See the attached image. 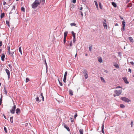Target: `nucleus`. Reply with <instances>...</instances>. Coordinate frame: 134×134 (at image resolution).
<instances>
[{
    "label": "nucleus",
    "instance_id": "1",
    "mask_svg": "<svg viewBox=\"0 0 134 134\" xmlns=\"http://www.w3.org/2000/svg\"><path fill=\"white\" fill-rule=\"evenodd\" d=\"M122 92L121 89L120 90H115L114 91L113 96L115 97L116 96H119L120 95Z\"/></svg>",
    "mask_w": 134,
    "mask_h": 134
},
{
    "label": "nucleus",
    "instance_id": "2",
    "mask_svg": "<svg viewBox=\"0 0 134 134\" xmlns=\"http://www.w3.org/2000/svg\"><path fill=\"white\" fill-rule=\"evenodd\" d=\"M40 4L39 1L38 0H36L35 2L32 4V7L33 8H36L38 5Z\"/></svg>",
    "mask_w": 134,
    "mask_h": 134
},
{
    "label": "nucleus",
    "instance_id": "3",
    "mask_svg": "<svg viewBox=\"0 0 134 134\" xmlns=\"http://www.w3.org/2000/svg\"><path fill=\"white\" fill-rule=\"evenodd\" d=\"M7 47L8 48V50L9 54L13 57V54L14 53V51H13V49H11V51L10 50V46H8Z\"/></svg>",
    "mask_w": 134,
    "mask_h": 134
},
{
    "label": "nucleus",
    "instance_id": "4",
    "mask_svg": "<svg viewBox=\"0 0 134 134\" xmlns=\"http://www.w3.org/2000/svg\"><path fill=\"white\" fill-rule=\"evenodd\" d=\"M14 106L12 107L11 109L10 110V113L13 114L14 113L16 108V105H14Z\"/></svg>",
    "mask_w": 134,
    "mask_h": 134
},
{
    "label": "nucleus",
    "instance_id": "5",
    "mask_svg": "<svg viewBox=\"0 0 134 134\" xmlns=\"http://www.w3.org/2000/svg\"><path fill=\"white\" fill-rule=\"evenodd\" d=\"M84 74V76L85 79H86L88 78V74L87 71L86 70H84L83 72Z\"/></svg>",
    "mask_w": 134,
    "mask_h": 134
},
{
    "label": "nucleus",
    "instance_id": "6",
    "mask_svg": "<svg viewBox=\"0 0 134 134\" xmlns=\"http://www.w3.org/2000/svg\"><path fill=\"white\" fill-rule=\"evenodd\" d=\"M125 22L124 20H123L122 22V31H124L125 30Z\"/></svg>",
    "mask_w": 134,
    "mask_h": 134
},
{
    "label": "nucleus",
    "instance_id": "7",
    "mask_svg": "<svg viewBox=\"0 0 134 134\" xmlns=\"http://www.w3.org/2000/svg\"><path fill=\"white\" fill-rule=\"evenodd\" d=\"M105 22L103 23V26L104 29H107L108 28V26L107 24L106 23V20H104Z\"/></svg>",
    "mask_w": 134,
    "mask_h": 134
},
{
    "label": "nucleus",
    "instance_id": "8",
    "mask_svg": "<svg viewBox=\"0 0 134 134\" xmlns=\"http://www.w3.org/2000/svg\"><path fill=\"white\" fill-rule=\"evenodd\" d=\"M5 71L8 75V78H9L10 77V72L9 70L7 69H6Z\"/></svg>",
    "mask_w": 134,
    "mask_h": 134
},
{
    "label": "nucleus",
    "instance_id": "9",
    "mask_svg": "<svg viewBox=\"0 0 134 134\" xmlns=\"http://www.w3.org/2000/svg\"><path fill=\"white\" fill-rule=\"evenodd\" d=\"M113 65H114L116 68H117V69H119V66L117 64V63H113Z\"/></svg>",
    "mask_w": 134,
    "mask_h": 134
},
{
    "label": "nucleus",
    "instance_id": "10",
    "mask_svg": "<svg viewBox=\"0 0 134 134\" xmlns=\"http://www.w3.org/2000/svg\"><path fill=\"white\" fill-rule=\"evenodd\" d=\"M64 127L68 131H70V130L69 128L65 124H64Z\"/></svg>",
    "mask_w": 134,
    "mask_h": 134
},
{
    "label": "nucleus",
    "instance_id": "11",
    "mask_svg": "<svg viewBox=\"0 0 134 134\" xmlns=\"http://www.w3.org/2000/svg\"><path fill=\"white\" fill-rule=\"evenodd\" d=\"M5 55L4 54H2L1 56V60L3 61H4V60Z\"/></svg>",
    "mask_w": 134,
    "mask_h": 134
},
{
    "label": "nucleus",
    "instance_id": "12",
    "mask_svg": "<svg viewBox=\"0 0 134 134\" xmlns=\"http://www.w3.org/2000/svg\"><path fill=\"white\" fill-rule=\"evenodd\" d=\"M16 112L18 114H19L20 113V110L19 108H17L16 110Z\"/></svg>",
    "mask_w": 134,
    "mask_h": 134
},
{
    "label": "nucleus",
    "instance_id": "13",
    "mask_svg": "<svg viewBox=\"0 0 134 134\" xmlns=\"http://www.w3.org/2000/svg\"><path fill=\"white\" fill-rule=\"evenodd\" d=\"M129 40L131 42H133V39L132 38V37H130L129 38Z\"/></svg>",
    "mask_w": 134,
    "mask_h": 134
},
{
    "label": "nucleus",
    "instance_id": "14",
    "mask_svg": "<svg viewBox=\"0 0 134 134\" xmlns=\"http://www.w3.org/2000/svg\"><path fill=\"white\" fill-rule=\"evenodd\" d=\"M69 93L70 95L71 96L73 95V92L72 91V90H69Z\"/></svg>",
    "mask_w": 134,
    "mask_h": 134
},
{
    "label": "nucleus",
    "instance_id": "15",
    "mask_svg": "<svg viewBox=\"0 0 134 134\" xmlns=\"http://www.w3.org/2000/svg\"><path fill=\"white\" fill-rule=\"evenodd\" d=\"M40 3H42V4H44L45 3V0H40L39 1Z\"/></svg>",
    "mask_w": 134,
    "mask_h": 134
},
{
    "label": "nucleus",
    "instance_id": "16",
    "mask_svg": "<svg viewBox=\"0 0 134 134\" xmlns=\"http://www.w3.org/2000/svg\"><path fill=\"white\" fill-rule=\"evenodd\" d=\"M112 4L115 8L116 7H117L116 4L114 2H112Z\"/></svg>",
    "mask_w": 134,
    "mask_h": 134
},
{
    "label": "nucleus",
    "instance_id": "17",
    "mask_svg": "<svg viewBox=\"0 0 134 134\" xmlns=\"http://www.w3.org/2000/svg\"><path fill=\"white\" fill-rule=\"evenodd\" d=\"M36 102H41V100L39 99V97H37L36 99Z\"/></svg>",
    "mask_w": 134,
    "mask_h": 134
},
{
    "label": "nucleus",
    "instance_id": "18",
    "mask_svg": "<svg viewBox=\"0 0 134 134\" xmlns=\"http://www.w3.org/2000/svg\"><path fill=\"white\" fill-rule=\"evenodd\" d=\"M94 2L95 3V5L96 7V8L97 9H98V4H97V2L96 1H94Z\"/></svg>",
    "mask_w": 134,
    "mask_h": 134
},
{
    "label": "nucleus",
    "instance_id": "19",
    "mask_svg": "<svg viewBox=\"0 0 134 134\" xmlns=\"http://www.w3.org/2000/svg\"><path fill=\"white\" fill-rule=\"evenodd\" d=\"M68 32L67 31H65L64 33V37L66 38Z\"/></svg>",
    "mask_w": 134,
    "mask_h": 134
},
{
    "label": "nucleus",
    "instance_id": "20",
    "mask_svg": "<svg viewBox=\"0 0 134 134\" xmlns=\"http://www.w3.org/2000/svg\"><path fill=\"white\" fill-rule=\"evenodd\" d=\"M100 78L102 82H104V83L105 82V80H104V78L103 77H100Z\"/></svg>",
    "mask_w": 134,
    "mask_h": 134
},
{
    "label": "nucleus",
    "instance_id": "21",
    "mask_svg": "<svg viewBox=\"0 0 134 134\" xmlns=\"http://www.w3.org/2000/svg\"><path fill=\"white\" fill-rule=\"evenodd\" d=\"M98 61L100 63L102 62V59L100 57H99L98 58Z\"/></svg>",
    "mask_w": 134,
    "mask_h": 134
},
{
    "label": "nucleus",
    "instance_id": "22",
    "mask_svg": "<svg viewBox=\"0 0 134 134\" xmlns=\"http://www.w3.org/2000/svg\"><path fill=\"white\" fill-rule=\"evenodd\" d=\"M118 57L120 58V59L121 58V53L120 52H118Z\"/></svg>",
    "mask_w": 134,
    "mask_h": 134
},
{
    "label": "nucleus",
    "instance_id": "23",
    "mask_svg": "<svg viewBox=\"0 0 134 134\" xmlns=\"http://www.w3.org/2000/svg\"><path fill=\"white\" fill-rule=\"evenodd\" d=\"M40 96L42 97V100L43 101H44V97L43 96V94L42 93L41 94H40Z\"/></svg>",
    "mask_w": 134,
    "mask_h": 134
},
{
    "label": "nucleus",
    "instance_id": "24",
    "mask_svg": "<svg viewBox=\"0 0 134 134\" xmlns=\"http://www.w3.org/2000/svg\"><path fill=\"white\" fill-rule=\"evenodd\" d=\"M4 13H1V18L4 17Z\"/></svg>",
    "mask_w": 134,
    "mask_h": 134
},
{
    "label": "nucleus",
    "instance_id": "25",
    "mask_svg": "<svg viewBox=\"0 0 134 134\" xmlns=\"http://www.w3.org/2000/svg\"><path fill=\"white\" fill-rule=\"evenodd\" d=\"M70 25L71 26H75L76 25V24L74 23H72L70 24Z\"/></svg>",
    "mask_w": 134,
    "mask_h": 134
},
{
    "label": "nucleus",
    "instance_id": "26",
    "mask_svg": "<svg viewBox=\"0 0 134 134\" xmlns=\"http://www.w3.org/2000/svg\"><path fill=\"white\" fill-rule=\"evenodd\" d=\"M71 33L73 35V38L75 37V34L74 32L73 31H72L71 32Z\"/></svg>",
    "mask_w": 134,
    "mask_h": 134
},
{
    "label": "nucleus",
    "instance_id": "27",
    "mask_svg": "<svg viewBox=\"0 0 134 134\" xmlns=\"http://www.w3.org/2000/svg\"><path fill=\"white\" fill-rule=\"evenodd\" d=\"M99 7H100V9H102V4L100 2H99Z\"/></svg>",
    "mask_w": 134,
    "mask_h": 134
},
{
    "label": "nucleus",
    "instance_id": "28",
    "mask_svg": "<svg viewBox=\"0 0 134 134\" xmlns=\"http://www.w3.org/2000/svg\"><path fill=\"white\" fill-rule=\"evenodd\" d=\"M121 99L124 101H126V98L125 97H122L121 98Z\"/></svg>",
    "mask_w": 134,
    "mask_h": 134
},
{
    "label": "nucleus",
    "instance_id": "29",
    "mask_svg": "<svg viewBox=\"0 0 134 134\" xmlns=\"http://www.w3.org/2000/svg\"><path fill=\"white\" fill-rule=\"evenodd\" d=\"M19 52H20L21 54V55H22V51H21V47H20L19 48Z\"/></svg>",
    "mask_w": 134,
    "mask_h": 134
},
{
    "label": "nucleus",
    "instance_id": "30",
    "mask_svg": "<svg viewBox=\"0 0 134 134\" xmlns=\"http://www.w3.org/2000/svg\"><path fill=\"white\" fill-rule=\"evenodd\" d=\"M79 132L80 134H83V130L82 129H80L79 130Z\"/></svg>",
    "mask_w": 134,
    "mask_h": 134
},
{
    "label": "nucleus",
    "instance_id": "31",
    "mask_svg": "<svg viewBox=\"0 0 134 134\" xmlns=\"http://www.w3.org/2000/svg\"><path fill=\"white\" fill-rule=\"evenodd\" d=\"M67 71L65 72L64 78H66V76H67Z\"/></svg>",
    "mask_w": 134,
    "mask_h": 134
},
{
    "label": "nucleus",
    "instance_id": "32",
    "mask_svg": "<svg viewBox=\"0 0 134 134\" xmlns=\"http://www.w3.org/2000/svg\"><path fill=\"white\" fill-rule=\"evenodd\" d=\"M120 106L121 108H125V106L122 104H120Z\"/></svg>",
    "mask_w": 134,
    "mask_h": 134
},
{
    "label": "nucleus",
    "instance_id": "33",
    "mask_svg": "<svg viewBox=\"0 0 134 134\" xmlns=\"http://www.w3.org/2000/svg\"><path fill=\"white\" fill-rule=\"evenodd\" d=\"M13 117H11L10 118V120L11 123H12L13 122Z\"/></svg>",
    "mask_w": 134,
    "mask_h": 134
},
{
    "label": "nucleus",
    "instance_id": "34",
    "mask_svg": "<svg viewBox=\"0 0 134 134\" xmlns=\"http://www.w3.org/2000/svg\"><path fill=\"white\" fill-rule=\"evenodd\" d=\"M2 95H1V98L0 99V105H1L2 103Z\"/></svg>",
    "mask_w": 134,
    "mask_h": 134
},
{
    "label": "nucleus",
    "instance_id": "35",
    "mask_svg": "<svg viewBox=\"0 0 134 134\" xmlns=\"http://www.w3.org/2000/svg\"><path fill=\"white\" fill-rule=\"evenodd\" d=\"M132 4L131 3L129 4H128L127 7H130L132 6Z\"/></svg>",
    "mask_w": 134,
    "mask_h": 134
},
{
    "label": "nucleus",
    "instance_id": "36",
    "mask_svg": "<svg viewBox=\"0 0 134 134\" xmlns=\"http://www.w3.org/2000/svg\"><path fill=\"white\" fill-rule=\"evenodd\" d=\"M29 81V79L28 78H26V79L25 82H27Z\"/></svg>",
    "mask_w": 134,
    "mask_h": 134
},
{
    "label": "nucleus",
    "instance_id": "37",
    "mask_svg": "<svg viewBox=\"0 0 134 134\" xmlns=\"http://www.w3.org/2000/svg\"><path fill=\"white\" fill-rule=\"evenodd\" d=\"M4 130L5 131V132L6 133H7V130L6 128L5 127H4Z\"/></svg>",
    "mask_w": 134,
    "mask_h": 134
},
{
    "label": "nucleus",
    "instance_id": "38",
    "mask_svg": "<svg viewBox=\"0 0 134 134\" xmlns=\"http://www.w3.org/2000/svg\"><path fill=\"white\" fill-rule=\"evenodd\" d=\"M4 92H5V93L6 95H7V93L6 90H5V87H4Z\"/></svg>",
    "mask_w": 134,
    "mask_h": 134
},
{
    "label": "nucleus",
    "instance_id": "39",
    "mask_svg": "<svg viewBox=\"0 0 134 134\" xmlns=\"http://www.w3.org/2000/svg\"><path fill=\"white\" fill-rule=\"evenodd\" d=\"M131 100L128 98H126V102H130Z\"/></svg>",
    "mask_w": 134,
    "mask_h": 134
},
{
    "label": "nucleus",
    "instance_id": "40",
    "mask_svg": "<svg viewBox=\"0 0 134 134\" xmlns=\"http://www.w3.org/2000/svg\"><path fill=\"white\" fill-rule=\"evenodd\" d=\"M21 10L22 11H23L24 12H25V8L24 7H21Z\"/></svg>",
    "mask_w": 134,
    "mask_h": 134
},
{
    "label": "nucleus",
    "instance_id": "41",
    "mask_svg": "<svg viewBox=\"0 0 134 134\" xmlns=\"http://www.w3.org/2000/svg\"><path fill=\"white\" fill-rule=\"evenodd\" d=\"M6 23L7 24V25L8 26H9L10 25H9V21H6Z\"/></svg>",
    "mask_w": 134,
    "mask_h": 134
},
{
    "label": "nucleus",
    "instance_id": "42",
    "mask_svg": "<svg viewBox=\"0 0 134 134\" xmlns=\"http://www.w3.org/2000/svg\"><path fill=\"white\" fill-rule=\"evenodd\" d=\"M104 124H102V130H104Z\"/></svg>",
    "mask_w": 134,
    "mask_h": 134
},
{
    "label": "nucleus",
    "instance_id": "43",
    "mask_svg": "<svg viewBox=\"0 0 134 134\" xmlns=\"http://www.w3.org/2000/svg\"><path fill=\"white\" fill-rule=\"evenodd\" d=\"M76 41V40L75 39V37L73 38V42L74 43H75Z\"/></svg>",
    "mask_w": 134,
    "mask_h": 134
},
{
    "label": "nucleus",
    "instance_id": "44",
    "mask_svg": "<svg viewBox=\"0 0 134 134\" xmlns=\"http://www.w3.org/2000/svg\"><path fill=\"white\" fill-rule=\"evenodd\" d=\"M133 124V121H132L131 122V127H132Z\"/></svg>",
    "mask_w": 134,
    "mask_h": 134
},
{
    "label": "nucleus",
    "instance_id": "45",
    "mask_svg": "<svg viewBox=\"0 0 134 134\" xmlns=\"http://www.w3.org/2000/svg\"><path fill=\"white\" fill-rule=\"evenodd\" d=\"M66 41V38L64 37V42L65 43Z\"/></svg>",
    "mask_w": 134,
    "mask_h": 134
},
{
    "label": "nucleus",
    "instance_id": "46",
    "mask_svg": "<svg viewBox=\"0 0 134 134\" xmlns=\"http://www.w3.org/2000/svg\"><path fill=\"white\" fill-rule=\"evenodd\" d=\"M58 81L59 82V84H60V85L61 86H62V83L60 81H59V80H58Z\"/></svg>",
    "mask_w": 134,
    "mask_h": 134
},
{
    "label": "nucleus",
    "instance_id": "47",
    "mask_svg": "<svg viewBox=\"0 0 134 134\" xmlns=\"http://www.w3.org/2000/svg\"><path fill=\"white\" fill-rule=\"evenodd\" d=\"M2 42L1 41H0V46H2Z\"/></svg>",
    "mask_w": 134,
    "mask_h": 134
},
{
    "label": "nucleus",
    "instance_id": "48",
    "mask_svg": "<svg viewBox=\"0 0 134 134\" xmlns=\"http://www.w3.org/2000/svg\"><path fill=\"white\" fill-rule=\"evenodd\" d=\"M66 78H64V79L63 80V81L64 82H66Z\"/></svg>",
    "mask_w": 134,
    "mask_h": 134
},
{
    "label": "nucleus",
    "instance_id": "49",
    "mask_svg": "<svg viewBox=\"0 0 134 134\" xmlns=\"http://www.w3.org/2000/svg\"><path fill=\"white\" fill-rule=\"evenodd\" d=\"M72 2L73 3H75L76 2V0H72Z\"/></svg>",
    "mask_w": 134,
    "mask_h": 134
},
{
    "label": "nucleus",
    "instance_id": "50",
    "mask_svg": "<svg viewBox=\"0 0 134 134\" xmlns=\"http://www.w3.org/2000/svg\"><path fill=\"white\" fill-rule=\"evenodd\" d=\"M89 50L90 51H91L92 49V47H89Z\"/></svg>",
    "mask_w": 134,
    "mask_h": 134
},
{
    "label": "nucleus",
    "instance_id": "51",
    "mask_svg": "<svg viewBox=\"0 0 134 134\" xmlns=\"http://www.w3.org/2000/svg\"><path fill=\"white\" fill-rule=\"evenodd\" d=\"M122 79H123V80H124V82H126V79L125 77H122Z\"/></svg>",
    "mask_w": 134,
    "mask_h": 134
},
{
    "label": "nucleus",
    "instance_id": "52",
    "mask_svg": "<svg viewBox=\"0 0 134 134\" xmlns=\"http://www.w3.org/2000/svg\"><path fill=\"white\" fill-rule=\"evenodd\" d=\"M130 64H131L132 65H133L134 63H133V62H130Z\"/></svg>",
    "mask_w": 134,
    "mask_h": 134
},
{
    "label": "nucleus",
    "instance_id": "53",
    "mask_svg": "<svg viewBox=\"0 0 134 134\" xmlns=\"http://www.w3.org/2000/svg\"><path fill=\"white\" fill-rule=\"evenodd\" d=\"M70 46H72V41H71L70 43Z\"/></svg>",
    "mask_w": 134,
    "mask_h": 134
},
{
    "label": "nucleus",
    "instance_id": "54",
    "mask_svg": "<svg viewBox=\"0 0 134 134\" xmlns=\"http://www.w3.org/2000/svg\"><path fill=\"white\" fill-rule=\"evenodd\" d=\"M121 88V87L120 86H117L116 87V89L118 88Z\"/></svg>",
    "mask_w": 134,
    "mask_h": 134
},
{
    "label": "nucleus",
    "instance_id": "55",
    "mask_svg": "<svg viewBox=\"0 0 134 134\" xmlns=\"http://www.w3.org/2000/svg\"><path fill=\"white\" fill-rule=\"evenodd\" d=\"M128 71L129 72H130V73H131V70L130 69H128Z\"/></svg>",
    "mask_w": 134,
    "mask_h": 134
},
{
    "label": "nucleus",
    "instance_id": "56",
    "mask_svg": "<svg viewBox=\"0 0 134 134\" xmlns=\"http://www.w3.org/2000/svg\"><path fill=\"white\" fill-rule=\"evenodd\" d=\"M77 116V114L76 113L74 115V118H76V117Z\"/></svg>",
    "mask_w": 134,
    "mask_h": 134
},
{
    "label": "nucleus",
    "instance_id": "57",
    "mask_svg": "<svg viewBox=\"0 0 134 134\" xmlns=\"http://www.w3.org/2000/svg\"><path fill=\"white\" fill-rule=\"evenodd\" d=\"M15 6L14 5H13V7L12 9H13L14 10L15 9Z\"/></svg>",
    "mask_w": 134,
    "mask_h": 134
},
{
    "label": "nucleus",
    "instance_id": "58",
    "mask_svg": "<svg viewBox=\"0 0 134 134\" xmlns=\"http://www.w3.org/2000/svg\"><path fill=\"white\" fill-rule=\"evenodd\" d=\"M81 12V16L82 17H83V13L82 12Z\"/></svg>",
    "mask_w": 134,
    "mask_h": 134
},
{
    "label": "nucleus",
    "instance_id": "59",
    "mask_svg": "<svg viewBox=\"0 0 134 134\" xmlns=\"http://www.w3.org/2000/svg\"><path fill=\"white\" fill-rule=\"evenodd\" d=\"M71 122H73L74 121V120L71 118Z\"/></svg>",
    "mask_w": 134,
    "mask_h": 134
},
{
    "label": "nucleus",
    "instance_id": "60",
    "mask_svg": "<svg viewBox=\"0 0 134 134\" xmlns=\"http://www.w3.org/2000/svg\"><path fill=\"white\" fill-rule=\"evenodd\" d=\"M102 132L104 134V130H102Z\"/></svg>",
    "mask_w": 134,
    "mask_h": 134
},
{
    "label": "nucleus",
    "instance_id": "61",
    "mask_svg": "<svg viewBox=\"0 0 134 134\" xmlns=\"http://www.w3.org/2000/svg\"><path fill=\"white\" fill-rule=\"evenodd\" d=\"M129 83V82L127 80V79H126V84H128Z\"/></svg>",
    "mask_w": 134,
    "mask_h": 134
},
{
    "label": "nucleus",
    "instance_id": "62",
    "mask_svg": "<svg viewBox=\"0 0 134 134\" xmlns=\"http://www.w3.org/2000/svg\"><path fill=\"white\" fill-rule=\"evenodd\" d=\"M104 72H105L106 73H107L108 72L107 70H105V71H104Z\"/></svg>",
    "mask_w": 134,
    "mask_h": 134
},
{
    "label": "nucleus",
    "instance_id": "63",
    "mask_svg": "<svg viewBox=\"0 0 134 134\" xmlns=\"http://www.w3.org/2000/svg\"><path fill=\"white\" fill-rule=\"evenodd\" d=\"M130 1V0H127V2H126V3L129 2Z\"/></svg>",
    "mask_w": 134,
    "mask_h": 134
},
{
    "label": "nucleus",
    "instance_id": "64",
    "mask_svg": "<svg viewBox=\"0 0 134 134\" xmlns=\"http://www.w3.org/2000/svg\"><path fill=\"white\" fill-rule=\"evenodd\" d=\"M3 116H4V118L5 119H6V117H5V116L4 115H3Z\"/></svg>",
    "mask_w": 134,
    "mask_h": 134
}]
</instances>
